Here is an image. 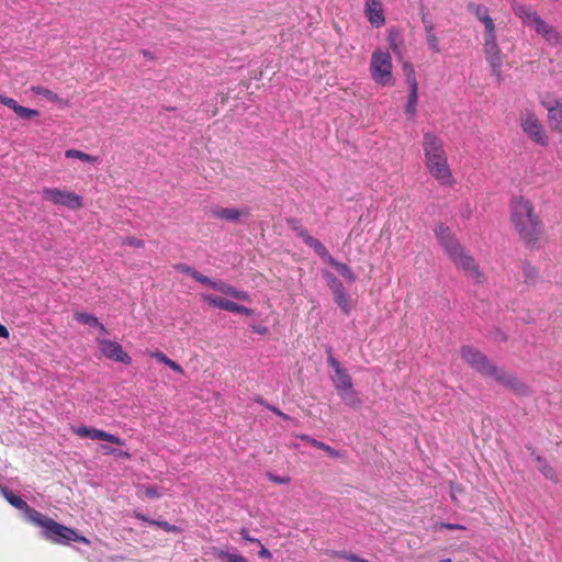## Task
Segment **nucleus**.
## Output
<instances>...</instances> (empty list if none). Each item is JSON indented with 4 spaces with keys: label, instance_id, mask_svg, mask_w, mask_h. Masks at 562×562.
<instances>
[{
    "label": "nucleus",
    "instance_id": "nucleus-30",
    "mask_svg": "<svg viewBox=\"0 0 562 562\" xmlns=\"http://www.w3.org/2000/svg\"><path fill=\"white\" fill-rule=\"evenodd\" d=\"M418 92L408 91L407 101L404 106L405 114L411 119H415L417 113Z\"/></svg>",
    "mask_w": 562,
    "mask_h": 562
},
{
    "label": "nucleus",
    "instance_id": "nucleus-50",
    "mask_svg": "<svg viewBox=\"0 0 562 562\" xmlns=\"http://www.w3.org/2000/svg\"><path fill=\"white\" fill-rule=\"evenodd\" d=\"M9 335L10 334H9L8 328L4 325L0 324V337L1 338H8Z\"/></svg>",
    "mask_w": 562,
    "mask_h": 562
},
{
    "label": "nucleus",
    "instance_id": "nucleus-4",
    "mask_svg": "<svg viewBox=\"0 0 562 562\" xmlns=\"http://www.w3.org/2000/svg\"><path fill=\"white\" fill-rule=\"evenodd\" d=\"M461 357L470 367L484 376H492L498 383L516 391H520L525 387L517 378L491 363L483 353L472 347H462Z\"/></svg>",
    "mask_w": 562,
    "mask_h": 562
},
{
    "label": "nucleus",
    "instance_id": "nucleus-34",
    "mask_svg": "<svg viewBox=\"0 0 562 562\" xmlns=\"http://www.w3.org/2000/svg\"><path fill=\"white\" fill-rule=\"evenodd\" d=\"M143 522H148L150 525H156L158 527H160L161 529H164L165 531L167 532H180L181 529L175 525H171L167 521H157V520H150V519H147L145 516H143Z\"/></svg>",
    "mask_w": 562,
    "mask_h": 562
},
{
    "label": "nucleus",
    "instance_id": "nucleus-40",
    "mask_svg": "<svg viewBox=\"0 0 562 562\" xmlns=\"http://www.w3.org/2000/svg\"><path fill=\"white\" fill-rule=\"evenodd\" d=\"M405 81L408 86V91L418 92V81L416 74H411L408 76H405Z\"/></svg>",
    "mask_w": 562,
    "mask_h": 562
},
{
    "label": "nucleus",
    "instance_id": "nucleus-11",
    "mask_svg": "<svg viewBox=\"0 0 562 562\" xmlns=\"http://www.w3.org/2000/svg\"><path fill=\"white\" fill-rule=\"evenodd\" d=\"M42 195L44 200L52 204L66 206L70 210H78L83 205L82 198L72 191L45 187L42 189Z\"/></svg>",
    "mask_w": 562,
    "mask_h": 562
},
{
    "label": "nucleus",
    "instance_id": "nucleus-54",
    "mask_svg": "<svg viewBox=\"0 0 562 562\" xmlns=\"http://www.w3.org/2000/svg\"><path fill=\"white\" fill-rule=\"evenodd\" d=\"M272 411L278 414L279 416L283 417V418H288L286 415H284L283 413H281L278 408L273 407Z\"/></svg>",
    "mask_w": 562,
    "mask_h": 562
},
{
    "label": "nucleus",
    "instance_id": "nucleus-23",
    "mask_svg": "<svg viewBox=\"0 0 562 562\" xmlns=\"http://www.w3.org/2000/svg\"><path fill=\"white\" fill-rule=\"evenodd\" d=\"M424 24H425L426 43H427L428 47L434 53H439L440 52L439 38L436 35L434 24L431 22H428L425 20H424Z\"/></svg>",
    "mask_w": 562,
    "mask_h": 562
},
{
    "label": "nucleus",
    "instance_id": "nucleus-12",
    "mask_svg": "<svg viewBox=\"0 0 562 562\" xmlns=\"http://www.w3.org/2000/svg\"><path fill=\"white\" fill-rule=\"evenodd\" d=\"M288 223L291 225L292 229L296 232L297 236L302 238L308 247L313 248L324 262L331 257L326 247L317 238L311 236L307 231L300 225L297 220L292 218L289 220Z\"/></svg>",
    "mask_w": 562,
    "mask_h": 562
},
{
    "label": "nucleus",
    "instance_id": "nucleus-25",
    "mask_svg": "<svg viewBox=\"0 0 562 562\" xmlns=\"http://www.w3.org/2000/svg\"><path fill=\"white\" fill-rule=\"evenodd\" d=\"M175 269L180 273L190 276L192 279L203 284L210 282L209 277L203 276L202 273H200L199 271H196L194 268L190 267L187 263H177L175 265Z\"/></svg>",
    "mask_w": 562,
    "mask_h": 562
},
{
    "label": "nucleus",
    "instance_id": "nucleus-10",
    "mask_svg": "<svg viewBox=\"0 0 562 562\" xmlns=\"http://www.w3.org/2000/svg\"><path fill=\"white\" fill-rule=\"evenodd\" d=\"M448 257L458 270L464 272L467 278L471 279L475 283H482L484 281V276L480 271L474 258L463 248L462 245L451 251Z\"/></svg>",
    "mask_w": 562,
    "mask_h": 562
},
{
    "label": "nucleus",
    "instance_id": "nucleus-15",
    "mask_svg": "<svg viewBox=\"0 0 562 562\" xmlns=\"http://www.w3.org/2000/svg\"><path fill=\"white\" fill-rule=\"evenodd\" d=\"M548 112V123L553 132L562 133V98L553 101H542Z\"/></svg>",
    "mask_w": 562,
    "mask_h": 562
},
{
    "label": "nucleus",
    "instance_id": "nucleus-32",
    "mask_svg": "<svg viewBox=\"0 0 562 562\" xmlns=\"http://www.w3.org/2000/svg\"><path fill=\"white\" fill-rule=\"evenodd\" d=\"M151 357L156 358L159 362L166 364L167 367H169L175 372H177L179 374L183 373L182 367L180 364H178L176 361H173L170 358H168L165 353H162L160 351H156V352L151 353Z\"/></svg>",
    "mask_w": 562,
    "mask_h": 562
},
{
    "label": "nucleus",
    "instance_id": "nucleus-13",
    "mask_svg": "<svg viewBox=\"0 0 562 562\" xmlns=\"http://www.w3.org/2000/svg\"><path fill=\"white\" fill-rule=\"evenodd\" d=\"M0 492L7 502L14 508L22 510L27 520L31 521L32 524H34L42 514L41 512L30 507L24 499L15 495L8 487L0 485Z\"/></svg>",
    "mask_w": 562,
    "mask_h": 562
},
{
    "label": "nucleus",
    "instance_id": "nucleus-38",
    "mask_svg": "<svg viewBox=\"0 0 562 562\" xmlns=\"http://www.w3.org/2000/svg\"><path fill=\"white\" fill-rule=\"evenodd\" d=\"M19 117L25 119V120H32L40 115V112L34 109H29L22 105H19L16 111L14 112Z\"/></svg>",
    "mask_w": 562,
    "mask_h": 562
},
{
    "label": "nucleus",
    "instance_id": "nucleus-52",
    "mask_svg": "<svg viewBox=\"0 0 562 562\" xmlns=\"http://www.w3.org/2000/svg\"><path fill=\"white\" fill-rule=\"evenodd\" d=\"M254 330L258 334H267L268 333V328L267 327H263V326H255L254 327Z\"/></svg>",
    "mask_w": 562,
    "mask_h": 562
},
{
    "label": "nucleus",
    "instance_id": "nucleus-7",
    "mask_svg": "<svg viewBox=\"0 0 562 562\" xmlns=\"http://www.w3.org/2000/svg\"><path fill=\"white\" fill-rule=\"evenodd\" d=\"M327 362L334 371L330 380L344 403L351 407L360 405V398L353 389L351 376L347 370L331 355L328 357Z\"/></svg>",
    "mask_w": 562,
    "mask_h": 562
},
{
    "label": "nucleus",
    "instance_id": "nucleus-53",
    "mask_svg": "<svg viewBox=\"0 0 562 562\" xmlns=\"http://www.w3.org/2000/svg\"><path fill=\"white\" fill-rule=\"evenodd\" d=\"M345 558L352 562H359V560H361V558L353 555V554H347V555H345Z\"/></svg>",
    "mask_w": 562,
    "mask_h": 562
},
{
    "label": "nucleus",
    "instance_id": "nucleus-26",
    "mask_svg": "<svg viewBox=\"0 0 562 562\" xmlns=\"http://www.w3.org/2000/svg\"><path fill=\"white\" fill-rule=\"evenodd\" d=\"M300 438L302 440H304L305 442L310 443L311 446L325 451L330 457H334V458L340 457V452L338 450L331 448L330 446L326 445L325 442H322L315 438H312L308 435H302V436H300Z\"/></svg>",
    "mask_w": 562,
    "mask_h": 562
},
{
    "label": "nucleus",
    "instance_id": "nucleus-21",
    "mask_svg": "<svg viewBox=\"0 0 562 562\" xmlns=\"http://www.w3.org/2000/svg\"><path fill=\"white\" fill-rule=\"evenodd\" d=\"M386 41L390 53L392 52L395 56H402L403 40L397 29L391 27L387 30Z\"/></svg>",
    "mask_w": 562,
    "mask_h": 562
},
{
    "label": "nucleus",
    "instance_id": "nucleus-43",
    "mask_svg": "<svg viewBox=\"0 0 562 562\" xmlns=\"http://www.w3.org/2000/svg\"><path fill=\"white\" fill-rule=\"evenodd\" d=\"M463 493V488L460 484H457V483H450V496H451V499L457 502L458 501V496L461 495Z\"/></svg>",
    "mask_w": 562,
    "mask_h": 562
},
{
    "label": "nucleus",
    "instance_id": "nucleus-8",
    "mask_svg": "<svg viewBox=\"0 0 562 562\" xmlns=\"http://www.w3.org/2000/svg\"><path fill=\"white\" fill-rule=\"evenodd\" d=\"M34 525L42 527L44 529V538L55 543L65 544L69 541L88 542L85 537L79 536L74 529L58 524L43 514L40 515Z\"/></svg>",
    "mask_w": 562,
    "mask_h": 562
},
{
    "label": "nucleus",
    "instance_id": "nucleus-31",
    "mask_svg": "<svg viewBox=\"0 0 562 562\" xmlns=\"http://www.w3.org/2000/svg\"><path fill=\"white\" fill-rule=\"evenodd\" d=\"M67 158H76L86 162L95 164L99 161V157L86 154L79 149H67L65 151Z\"/></svg>",
    "mask_w": 562,
    "mask_h": 562
},
{
    "label": "nucleus",
    "instance_id": "nucleus-18",
    "mask_svg": "<svg viewBox=\"0 0 562 562\" xmlns=\"http://www.w3.org/2000/svg\"><path fill=\"white\" fill-rule=\"evenodd\" d=\"M211 214L214 218L237 223L241 217H246L249 215V210L247 207L237 209V207H214L211 211Z\"/></svg>",
    "mask_w": 562,
    "mask_h": 562
},
{
    "label": "nucleus",
    "instance_id": "nucleus-29",
    "mask_svg": "<svg viewBox=\"0 0 562 562\" xmlns=\"http://www.w3.org/2000/svg\"><path fill=\"white\" fill-rule=\"evenodd\" d=\"M322 274L326 280L327 285L331 291L333 295L346 290L341 281L334 273L329 271H323Z\"/></svg>",
    "mask_w": 562,
    "mask_h": 562
},
{
    "label": "nucleus",
    "instance_id": "nucleus-42",
    "mask_svg": "<svg viewBox=\"0 0 562 562\" xmlns=\"http://www.w3.org/2000/svg\"><path fill=\"white\" fill-rule=\"evenodd\" d=\"M0 103L12 109L14 112L16 111L18 106L20 105L14 99L9 98L7 95H2V94H0Z\"/></svg>",
    "mask_w": 562,
    "mask_h": 562
},
{
    "label": "nucleus",
    "instance_id": "nucleus-1",
    "mask_svg": "<svg viewBox=\"0 0 562 562\" xmlns=\"http://www.w3.org/2000/svg\"><path fill=\"white\" fill-rule=\"evenodd\" d=\"M509 220L526 248L530 250L540 248L543 225L529 199L524 195H514L510 199Z\"/></svg>",
    "mask_w": 562,
    "mask_h": 562
},
{
    "label": "nucleus",
    "instance_id": "nucleus-46",
    "mask_svg": "<svg viewBox=\"0 0 562 562\" xmlns=\"http://www.w3.org/2000/svg\"><path fill=\"white\" fill-rule=\"evenodd\" d=\"M240 536H241V538H243L245 541H247V542H255V543L260 544V540H259V539H257V538H254V537L249 536L248 530H247L246 528H243V529L240 530Z\"/></svg>",
    "mask_w": 562,
    "mask_h": 562
},
{
    "label": "nucleus",
    "instance_id": "nucleus-44",
    "mask_svg": "<svg viewBox=\"0 0 562 562\" xmlns=\"http://www.w3.org/2000/svg\"><path fill=\"white\" fill-rule=\"evenodd\" d=\"M437 529H449V530H464L465 526L460 524L440 522L436 526Z\"/></svg>",
    "mask_w": 562,
    "mask_h": 562
},
{
    "label": "nucleus",
    "instance_id": "nucleus-41",
    "mask_svg": "<svg viewBox=\"0 0 562 562\" xmlns=\"http://www.w3.org/2000/svg\"><path fill=\"white\" fill-rule=\"evenodd\" d=\"M538 463L539 470L544 474V476L548 479H553L554 472L552 468L546 464V462L541 458H538Z\"/></svg>",
    "mask_w": 562,
    "mask_h": 562
},
{
    "label": "nucleus",
    "instance_id": "nucleus-24",
    "mask_svg": "<svg viewBox=\"0 0 562 562\" xmlns=\"http://www.w3.org/2000/svg\"><path fill=\"white\" fill-rule=\"evenodd\" d=\"M335 303L339 306L345 315H349L353 308L352 301L347 290L333 295Z\"/></svg>",
    "mask_w": 562,
    "mask_h": 562
},
{
    "label": "nucleus",
    "instance_id": "nucleus-27",
    "mask_svg": "<svg viewBox=\"0 0 562 562\" xmlns=\"http://www.w3.org/2000/svg\"><path fill=\"white\" fill-rule=\"evenodd\" d=\"M75 318L81 324L98 327L101 334H106L104 325L99 323L98 318L91 314L77 312Z\"/></svg>",
    "mask_w": 562,
    "mask_h": 562
},
{
    "label": "nucleus",
    "instance_id": "nucleus-55",
    "mask_svg": "<svg viewBox=\"0 0 562 562\" xmlns=\"http://www.w3.org/2000/svg\"><path fill=\"white\" fill-rule=\"evenodd\" d=\"M238 562H248V560L241 555Z\"/></svg>",
    "mask_w": 562,
    "mask_h": 562
},
{
    "label": "nucleus",
    "instance_id": "nucleus-16",
    "mask_svg": "<svg viewBox=\"0 0 562 562\" xmlns=\"http://www.w3.org/2000/svg\"><path fill=\"white\" fill-rule=\"evenodd\" d=\"M434 233L438 243L445 249L447 255H449L451 251H453L457 247L461 245L459 240L456 238L451 228L445 224L437 225Z\"/></svg>",
    "mask_w": 562,
    "mask_h": 562
},
{
    "label": "nucleus",
    "instance_id": "nucleus-17",
    "mask_svg": "<svg viewBox=\"0 0 562 562\" xmlns=\"http://www.w3.org/2000/svg\"><path fill=\"white\" fill-rule=\"evenodd\" d=\"M75 434L81 438H91L93 440L110 441L117 446L123 445V440L121 438H119L112 434H109L104 430H100V429H95V428H91V427H87V426L78 427L75 430Z\"/></svg>",
    "mask_w": 562,
    "mask_h": 562
},
{
    "label": "nucleus",
    "instance_id": "nucleus-22",
    "mask_svg": "<svg viewBox=\"0 0 562 562\" xmlns=\"http://www.w3.org/2000/svg\"><path fill=\"white\" fill-rule=\"evenodd\" d=\"M326 263L334 267L338 273L348 282H355L357 280V277L351 268L346 263L337 261L333 256L326 261Z\"/></svg>",
    "mask_w": 562,
    "mask_h": 562
},
{
    "label": "nucleus",
    "instance_id": "nucleus-3",
    "mask_svg": "<svg viewBox=\"0 0 562 562\" xmlns=\"http://www.w3.org/2000/svg\"><path fill=\"white\" fill-rule=\"evenodd\" d=\"M469 8L473 9L474 14L484 26L482 45L485 60L491 67L492 74L498 81H501L503 79V65L505 57L497 42L494 20L490 15L488 9L484 5L471 4Z\"/></svg>",
    "mask_w": 562,
    "mask_h": 562
},
{
    "label": "nucleus",
    "instance_id": "nucleus-6",
    "mask_svg": "<svg viewBox=\"0 0 562 562\" xmlns=\"http://www.w3.org/2000/svg\"><path fill=\"white\" fill-rule=\"evenodd\" d=\"M393 68L392 55L389 49L378 47L372 52L369 61V74L375 85L382 88L393 87L396 81Z\"/></svg>",
    "mask_w": 562,
    "mask_h": 562
},
{
    "label": "nucleus",
    "instance_id": "nucleus-20",
    "mask_svg": "<svg viewBox=\"0 0 562 562\" xmlns=\"http://www.w3.org/2000/svg\"><path fill=\"white\" fill-rule=\"evenodd\" d=\"M205 284L211 286L213 290H216V291H218L225 295L232 296L236 300H240V301H249L250 300V295L248 294V292L238 290L226 282L220 281V280L214 281V280L210 279V282H206Z\"/></svg>",
    "mask_w": 562,
    "mask_h": 562
},
{
    "label": "nucleus",
    "instance_id": "nucleus-49",
    "mask_svg": "<svg viewBox=\"0 0 562 562\" xmlns=\"http://www.w3.org/2000/svg\"><path fill=\"white\" fill-rule=\"evenodd\" d=\"M258 555L260 558H265V559H270L271 558V552L260 543V550L258 552Z\"/></svg>",
    "mask_w": 562,
    "mask_h": 562
},
{
    "label": "nucleus",
    "instance_id": "nucleus-35",
    "mask_svg": "<svg viewBox=\"0 0 562 562\" xmlns=\"http://www.w3.org/2000/svg\"><path fill=\"white\" fill-rule=\"evenodd\" d=\"M202 297H203V301L206 302L209 305L214 306V307H218L221 310H225V305H226V303L228 301L226 299H223V297H220V296H214V295H211V294H205Z\"/></svg>",
    "mask_w": 562,
    "mask_h": 562
},
{
    "label": "nucleus",
    "instance_id": "nucleus-28",
    "mask_svg": "<svg viewBox=\"0 0 562 562\" xmlns=\"http://www.w3.org/2000/svg\"><path fill=\"white\" fill-rule=\"evenodd\" d=\"M322 274L326 280L327 285L331 291L333 295L346 290L341 281L334 273L329 271H323Z\"/></svg>",
    "mask_w": 562,
    "mask_h": 562
},
{
    "label": "nucleus",
    "instance_id": "nucleus-48",
    "mask_svg": "<svg viewBox=\"0 0 562 562\" xmlns=\"http://www.w3.org/2000/svg\"><path fill=\"white\" fill-rule=\"evenodd\" d=\"M100 450L103 452V454H114V453L122 454V452H119L116 449L110 448L106 445H101Z\"/></svg>",
    "mask_w": 562,
    "mask_h": 562
},
{
    "label": "nucleus",
    "instance_id": "nucleus-36",
    "mask_svg": "<svg viewBox=\"0 0 562 562\" xmlns=\"http://www.w3.org/2000/svg\"><path fill=\"white\" fill-rule=\"evenodd\" d=\"M167 492V488L158 486H147L143 488V494L150 499L159 498Z\"/></svg>",
    "mask_w": 562,
    "mask_h": 562
},
{
    "label": "nucleus",
    "instance_id": "nucleus-14",
    "mask_svg": "<svg viewBox=\"0 0 562 562\" xmlns=\"http://www.w3.org/2000/svg\"><path fill=\"white\" fill-rule=\"evenodd\" d=\"M98 345L102 355L117 362L130 363V356L122 349V346L116 341L108 339H98Z\"/></svg>",
    "mask_w": 562,
    "mask_h": 562
},
{
    "label": "nucleus",
    "instance_id": "nucleus-19",
    "mask_svg": "<svg viewBox=\"0 0 562 562\" xmlns=\"http://www.w3.org/2000/svg\"><path fill=\"white\" fill-rule=\"evenodd\" d=\"M366 15L374 27H381L385 23L384 11L380 0H366Z\"/></svg>",
    "mask_w": 562,
    "mask_h": 562
},
{
    "label": "nucleus",
    "instance_id": "nucleus-2",
    "mask_svg": "<svg viewBox=\"0 0 562 562\" xmlns=\"http://www.w3.org/2000/svg\"><path fill=\"white\" fill-rule=\"evenodd\" d=\"M422 149L424 164L429 175L445 187H453L456 179L450 167L443 140L434 132L423 135Z\"/></svg>",
    "mask_w": 562,
    "mask_h": 562
},
{
    "label": "nucleus",
    "instance_id": "nucleus-9",
    "mask_svg": "<svg viewBox=\"0 0 562 562\" xmlns=\"http://www.w3.org/2000/svg\"><path fill=\"white\" fill-rule=\"evenodd\" d=\"M519 125L524 134L532 143L541 147L549 145V136L546 127L535 110L529 108L524 109L519 114Z\"/></svg>",
    "mask_w": 562,
    "mask_h": 562
},
{
    "label": "nucleus",
    "instance_id": "nucleus-5",
    "mask_svg": "<svg viewBox=\"0 0 562 562\" xmlns=\"http://www.w3.org/2000/svg\"><path fill=\"white\" fill-rule=\"evenodd\" d=\"M512 9L522 23L541 35L548 45L552 47L562 46V34L552 24L546 22L537 11L516 1L512 3Z\"/></svg>",
    "mask_w": 562,
    "mask_h": 562
},
{
    "label": "nucleus",
    "instance_id": "nucleus-47",
    "mask_svg": "<svg viewBox=\"0 0 562 562\" xmlns=\"http://www.w3.org/2000/svg\"><path fill=\"white\" fill-rule=\"evenodd\" d=\"M403 71H404L405 76H408L411 74H416L414 65L412 63H408V61H405L403 64Z\"/></svg>",
    "mask_w": 562,
    "mask_h": 562
},
{
    "label": "nucleus",
    "instance_id": "nucleus-33",
    "mask_svg": "<svg viewBox=\"0 0 562 562\" xmlns=\"http://www.w3.org/2000/svg\"><path fill=\"white\" fill-rule=\"evenodd\" d=\"M224 311H228V312H232V313H239V314H244L246 316H252L254 315V311L251 308L243 306V305L237 304V303H235L233 301H229V300L227 301Z\"/></svg>",
    "mask_w": 562,
    "mask_h": 562
},
{
    "label": "nucleus",
    "instance_id": "nucleus-51",
    "mask_svg": "<svg viewBox=\"0 0 562 562\" xmlns=\"http://www.w3.org/2000/svg\"><path fill=\"white\" fill-rule=\"evenodd\" d=\"M272 481L278 483V484H286V483L290 482V479L289 477H277V476H273Z\"/></svg>",
    "mask_w": 562,
    "mask_h": 562
},
{
    "label": "nucleus",
    "instance_id": "nucleus-37",
    "mask_svg": "<svg viewBox=\"0 0 562 562\" xmlns=\"http://www.w3.org/2000/svg\"><path fill=\"white\" fill-rule=\"evenodd\" d=\"M32 91L35 94H37V95L45 97L46 99H48L52 102H59L60 101L59 97L56 93H54L53 91H50L49 89H47V88H44V87H33Z\"/></svg>",
    "mask_w": 562,
    "mask_h": 562
},
{
    "label": "nucleus",
    "instance_id": "nucleus-39",
    "mask_svg": "<svg viewBox=\"0 0 562 562\" xmlns=\"http://www.w3.org/2000/svg\"><path fill=\"white\" fill-rule=\"evenodd\" d=\"M215 554L218 559L225 560L227 562H238V560L241 557L240 554H238L236 552H228V551H224V550H216Z\"/></svg>",
    "mask_w": 562,
    "mask_h": 562
},
{
    "label": "nucleus",
    "instance_id": "nucleus-45",
    "mask_svg": "<svg viewBox=\"0 0 562 562\" xmlns=\"http://www.w3.org/2000/svg\"><path fill=\"white\" fill-rule=\"evenodd\" d=\"M522 270L524 276L526 277L527 280H533L535 278H537L538 271L535 267L530 265H525Z\"/></svg>",
    "mask_w": 562,
    "mask_h": 562
},
{
    "label": "nucleus",
    "instance_id": "nucleus-56",
    "mask_svg": "<svg viewBox=\"0 0 562 562\" xmlns=\"http://www.w3.org/2000/svg\"><path fill=\"white\" fill-rule=\"evenodd\" d=\"M143 57H150V56L147 52L143 50Z\"/></svg>",
    "mask_w": 562,
    "mask_h": 562
}]
</instances>
